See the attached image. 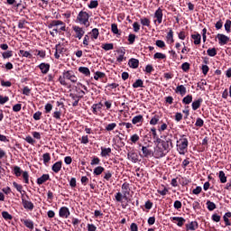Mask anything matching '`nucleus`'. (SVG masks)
I'll list each match as a JSON object with an SVG mask.
<instances>
[{
  "label": "nucleus",
  "instance_id": "nucleus-57",
  "mask_svg": "<svg viewBox=\"0 0 231 231\" xmlns=\"http://www.w3.org/2000/svg\"><path fill=\"white\" fill-rule=\"evenodd\" d=\"M89 34H86L83 38V45L85 48H88L89 46Z\"/></svg>",
  "mask_w": 231,
  "mask_h": 231
},
{
  "label": "nucleus",
  "instance_id": "nucleus-8",
  "mask_svg": "<svg viewBox=\"0 0 231 231\" xmlns=\"http://www.w3.org/2000/svg\"><path fill=\"white\" fill-rule=\"evenodd\" d=\"M54 26H61L60 32H66V23L60 20H53L50 23L49 28H53Z\"/></svg>",
  "mask_w": 231,
  "mask_h": 231
},
{
  "label": "nucleus",
  "instance_id": "nucleus-47",
  "mask_svg": "<svg viewBox=\"0 0 231 231\" xmlns=\"http://www.w3.org/2000/svg\"><path fill=\"white\" fill-rule=\"evenodd\" d=\"M161 125L160 126H158V131H159V133H163V131H167V127H169L168 125H167V124L166 123H163V121H161Z\"/></svg>",
  "mask_w": 231,
  "mask_h": 231
},
{
  "label": "nucleus",
  "instance_id": "nucleus-16",
  "mask_svg": "<svg viewBox=\"0 0 231 231\" xmlns=\"http://www.w3.org/2000/svg\"><path fill=\"white\" fill-rule=\"evenodd\" d=\"M128 66L130 68H132L133 69H136V68H138V66H140V60H138V59L131 58L128 60Z\"/></svg>",
  "mask_w": 231,
  "mask_h": 231
},
{
  "label": "nucleus",
  "instance_id": "nucleus-40",
  "mask_svg": "<svg viewBox=\"0 0 231 231\" xmlns=\"http://www.w3.org/2000/svg\"><path fill=\"white\" fill-rule=\"evenodd\" d=\"M94 79L95 80H98V79H106V73L101 72V71H97L94 74Z\"/></svg>",
  "mask_w": 231,
  "mask_h": 231
},
{
  "label": "nucleus",
  "instance_id": "nucleus-42",
  "mask_svg": "<svg viewBox=\"0 0 231 231\" xmlns=\"http://www.w3.org/2000/svg\"><path fill=\"white\" fill-rule=\"evenodd\" d=\"M208 57H216L217 55V50L216 48H209L207 51Z\"/></svg>",
  "mask_w": 231,
  "mask_h": 231
},
{
  "label": "nucleus",
  "instance_id": "nucleus-44",
  "mask_svg": "<svg viewBox=\"0 0 231 231\" xmlns=\"http://www.w3.org/2000/svg\"><path fill=\"white\" fill-rule=\"evenodd\" d=\"M218 178L220 180V183H226V175L225 174V171H220L218 173Z\"/></svg>",
  "mask_w": 231,
  "mask_h": 231
},
{
  "label": "nucleus",
  "instance_id": "nucleus-32",
  "mask_svg": "<svg viewBox=\"0 0 231 231\" xmlns=\"http://www.w3.org/2000/svg\"><path fill=\"white\" fill-rule=\"evenodd\" d=\"M160 124V116L154 115L150 120V125H158Z\"/></svg>",
  "mask_w": 231,
  "mask_h": 231
},
{
  "label": "nucleus",
  "instance_id": "nucleus-27",
  "mask_svg": "<svg viewBox=\"0 0 231 231\" xmlns=\"http://www.w3.org/2000/svg\"><path fill=\"white\" fill-rule=\"evenodd\" d=\"M132 124H134V125H136V124H143V116L139 115L134 116L132 119Z\"/></svg>",
  "mask_w": 231,
  "mask_h": 231
},
{
  "label": "nucleus",
  "instance_id": "nucleus-35",
  "mask_svg": "<svg viewBox=\"0 0 231 231\" xmlns=\"http://www.w3.org/2000/svg\"><path fill=\"white\" fill-rule=\"evenodd\" d=\"M102 50H105V51H109L111 50H115V44L113 43H104L101 45Z\"/></svg>",
  "mask_w": 231,
  "mask_h": 231
},
{
  "label": "nucleus",
  "instance_id": "nucleus-19",
  "mask_svg": "<svg viewBox=\"0 0 231 231\" xmlns=\"http://www.w3.org/2000/svg\"><path fill=\"white\" fill-rule=\"evenodd\" d=\"M60 169H62V161L55 162L51 167V171H53L55 174H59V172H60Z\"/></svg>",
  "mask_w": 231,
  "mask_h": 231
},
{
  "label": "nucleus",
  "instance_id": "nucleus-55",
  "mask_svg": "<svg viewBox=\"0 0 231 231\" xmlns=\"http://www.w3.org/2000/svg\"><path fill=\"white\" fill-rule=\"evenodd\" d=\"M134 41H136V34L130 33L128 35V42H129V44H134Z\"/></svg>",
  "mask_w": 231,
  "mask_h": 231
},
{
  "label": "nucleus",
  "instance_id": "nucleus-22",
  "mask_svg": "<svg viewBox=\"0 0 231 231\" xmlns=\"http://www.w3.org/2000/svg\"><path fill=\"white\" fill-rule=\"evenodd\" d=\"M38 68L41 69L43 75H46L50 71V63H41Z\"/></svg>",
  "mask_w": 231,
  "mask_h": 231
},
{
  "label": "nucleus",
  "instance_id": "nucleus-21",
  "mask_svg": "<svg viewBox=\"0 0 231 231\" xmlns=\"http://www.w3.org/2000/svg\"><path fill=\"white\" fill-rule=\"evenodd\" d=\"M88 35H90L92 41H97V39H98V36L100 35V32L97 28H94L91 30L90 32H88Z\"/></svg>",
  "mask_w": 231,
  "mask_h": 231
},
{
  "label": "nucleus",
  "instance_id": "nucleus-29",
  "mask_svg": "<svg viewBox=\"0 0 231 231\" xmlns=\"http://www.w3.org/2000/svg\"><path fill=\"white\" fill-rule=\"evenodd\" d=\"M101 156L102 158H107L111 154V148L101 147Z\"/></svg>",
  "mask_w": 231,
  "mask_h": 231
},
{
  "label": "nucleus",
  "instance_id": "nucleus-62",
  "mask_svg": "<svg viewBox=\"0 0 231 231\" xmlns=\"http://www.w3.org/2000/svg\"><path fill=\"white\" fill-rule=\"evenodd\" d=\"M90 164L91 165H100V158L94 156Z\"/></svg>",
  "mask_w": 231,
  "mask_h": 231
},
{
  "label": "nucleus",
  "instance_id": "nucleus-53",
  "mask_svg": "<svg viewBox=\"0 0 231 231\" xmlns=\"http://www.w3.org/2000/svg\"><path fill=\"white\" fill-rule=\"evenodd\" d=\"M23 178L24 183H26V185L30 184V175L28 174V171L23 172Z\"/></svg>",
  "mask_w": 231,
  "mask_h": 231
},
{
  "label": "nucleus",
  "instance_id": "nucleus-3",
  "mask_svg": "<svg viewBox=\"0 0 231 231\" xmlns=\"http://www.w3.org/2000/svg\"><path fill=\"white\" fill-rule=\"evenodd\" d=\"M131 194H133V191H131V185L129 182H124L121 187V192H117L115 198L118 202L126 201V203H129L132 198Z\"/></svg>",
  "mask_w": 231,
  "mask_h": 231
},
{
  "label": "nucleus",
  "instance_id": "nucleus-10",
  "mask_svg": "<svg viewBox=\"0 0 231 231\" xmlns=\"http://www.w3.org/2000/svg\"><path fill=\"white\" fill-rule=\"evenodd\" d=\"M143 154H141V158H151L154 155V152L152 150L149 149V145L147 146H142L141 149Z\"/></svg>",
  "mask_w": 231,
  "mask_h": 231
},
{
  "label": "nucleus",
  "instance_id": "nucleus-56",
  "mask_svg": "<svg viewBox=\"0 0 231 231\" xmlns=\"http://www.w3.org/2000/svg\"><path fill=\"white\" fill-rule=\"evenodd\" d=\"M195 125H196V127H203V125H205V121H203V119L199 117L196 120Z\"/></svg>",
  "mask_w": 231,
  "mask_h": 231
},
{
  "label": "nucleus",
  "instance_id": "nucleus-54",
  "mask_svg": "<svg viewBox=\"0 0 231 231\" xmlns=\"http://www.w3.org/2000/svg\"><path fill=\"white\" fill-rule=\"evenodd\" d=\"M88 8H90V10H93V8H98V2L97 0H91Z\"/></svg>",
  "mask_w": 231,
  "mask_h": 231
},
{
  "label": "nucleus",
  "instance_id": "nucleus-6",
  "mask_svg": "<svg viewBox=\"0 0 231 231\" xmlns=\"http://www.w3.org/2000/svg\"><path fill=\"white\" fill-rule=\"evenodd\" d=\"M154 18L156 19L153 20L154 24H156V23H158V24H162V23H163V10L162 9V7H159L155 11Z\"/></svg>",
  "mask_w": 231,
  "mask_h": 231
},
{
  "label": "nucleus",
  "instance_id": "nucleus-63",
  "mask_svg": "<svg viewBox=\"0 0 231 231\" xmlns=\"http://www.w3.org/2000/svg\"><path fill=\"white\" fill-rule=\"evenodd\" d=\"M156 46H158V48H165V42L162 41V40H157L155 42Z\"/></svg>",
  "mask_w": 231,
  "mask_h": 231
},
{
  "label": "nucleus",
  "instance_id": "nucleus-45",
  "mask_svg": "<svg viewBox=\"0 0 231 231\" xmlns=\"http://www.w3.org/2000/svg\"><path fill=\"white\" fill-rule=\"evenodd\" d=\"M133 88L137 89V88H143V80L136 79L135 82L133 84Z\"/></svg>",
  "mask_w": 231,
  "mask_h": 231
},
{
  "label": "nucleus",
  "instance_id": "nucleus-50",
  "mask_svg": "<svg viewBox=\"0 0 231 231\" xmlns=\"http://www.w3.org/2000/svg\"><path fill=\"white\" fill-rule=\"evenodd\" d=\"M181 69L182 71H184L185 73L189 72V70L190 69V63L189 62H184L181 65Z\"/></svg>",
  "mask_w": 231,
  "mask_h": 231
},
{
  "label": "nucleus",
  "instance_id": "nucleus-51",
  "mask_svg": "<svg viewBox=\"0 0 231 231\" xmlns=\"http://www.w3.org/2000/svg\"><path fill=\"white\" fill-rule=\"evenodd\" d=\"M116 128V123H110L106 126V131L111 132L115 131Z\"/></svg>",
  "mask_w": 231,
  "mask_h": 231
},
{
  "label": "nucleus",
  "instance_id": "nucleus-41",
  "mask_svg": "<svg viewBox=\"0 0 231 231\" xmlns=\"http://www.w3.org/2000/svg\"><path fill=\"white\" fill-rule=\"evenodd\" d=\"M192 102V95H187L182 99V104H185V106H189V104H191Z\"/></svg>",
  "mask_w": 231,
  "mask_h": 231
},
{
  "label": "nucleus",
  "instance_id": "nucleus-52",
  "mask_svg": "<svg viewBox=\"0 0 231 231\" xmlns=\"http://www.w3.org/2000/svg\"><path fill=\"white\" fill-rule=\"evenodd\" d=\"M2 217H4V219H5L6 221H11V219H13L12 215H10V213H8V211H3L2 212Z\"/></svg>",
  "mask_w": 231,
  "mask_h": 231
},
{
  "label": "nucleus",
  "instance_id": "nucleus-14",
  "mask_svg": "<svg viewBox=\"0 0 231 231\" xmlns=\"http://www.w3.org/2000/svg\"><path fill=\"white\" fill-rule=\"evenodd\" d=\"M198 228H199V224H198V221H191L189 224H186L187 231H196Z\"/></svg>",
  "mask_w": 231,
  "mask_h": 231
},
{
  "label": "nucleus",
  "instance_id": "nucleus-25",
  "mask_svg": "<svg viewBox=\"0 0 231 231\" xmlns=\"http://www.w3.org/2000/svg\"><path fill=\"white\" fill-rule=\"evenodd\" d=\"M157 192L161 196H167V194L169 193V189H167L165 185L162 184L161 186H159Z\"/></svg>",
  "mask_w": 231,
  "mask_h": 231
},
{
  "label": "nucleus",
  "instance_id": "nucleus-38",
  "mask_svg": "<svg viewBox=\"0 0 231 231\" xmlns=\"http://www.w3.org/2000/svg\"><path fill=\"white\" fill-rule=\"evenodd\" d=\"M119 53H120V54H119L118 57L116 58V61H117V62H124V60H127V58L125 57V51H120Z\"/></svg>",
  "mask_w": 231,
  "mask_h": 231
},
{
  "label": "nucleus",
  "instance_id": "nucleus-39",
  "mask_svg": "<svg viewBox=\"0 0 231 231\" xmlns=\"http://www.w3.org/2000/svg\"><path fill=\"white\" fill-rule=\"evenodd\" d=\"M43 158V163L44 165H48L51 160V155H50V152L43 153L42 155Z\"/></svg>",
  "mask_w": 231,
  "mask_h": 231
},
{
  "label": "nucleus",
  "instance_id": "nucleus-37",
  "mask_svg": "<svg viewBox=\"0 0 231 231\" xmlns=\"http://www.w3.org/2000/svg\"><path fill=\"white\" fill-rule=\"evenodd\" d=\"M19 55H22V57H25L26 59H32V57H33V55H32V53H30V51H23V50L19 51Z\"/></svg>",
  "mask_w": 231,
  "mask_h": 231
},
{
  "label": "nucleus",
  "instance_id": "nucleus-11",
  "mask_svg": "<svg viewBox=\"0 0 231 231\" xmlns=\"http://www.w3.org/2000/svg\"><path fill=\"white\" fill-rule=\"evenodd\" d=\"M59 216L63 219H68V217L71 216V212H69V208H68L67 207H61L59 210Z\"/></svg>",
  "mask_w": 231,
  "mask_h": 231
},
{
  "label": "nucleus",
  "instance_id": "nucleus-9",
  "mask_svg": "<svg viewBox=\"0 0 231 231\" xmlns=\"http://www.w3.org/2000/svg\"><path fill=\"white\" fill-rule=\"evenodd\" d=\"M67 51L66 48L62 46V44L58 43L55 45V59H60V55H64V52Z\"/></svg>",
  "mask_w": 231,
  "mask_h": 231
},
{
  "label": "nucleus",
  "instance_id": "nucleus-20",
  "mask_svg": "<svg viewBox=\"0 0 231 231\" xmlns=\"http://www.w3.org/2000/svg\"><path fill=\"white\" fill-rule=\"evenodd\" d=\"M175 93H180V97H185L187 95V88L183 85H179L175 89Z\"/></svg>",
  "mask_w": 231,
  "mask_h": 231
},
{
  "label": "nucleus",
  "instance_id": "nucleus-60",
  "mask_svg": "<svg viewBox=\"0 0 231 231\" xmlns=\"http://www.w3.org/2000/svg\"><path fill=\"white\" fill-rule=\"evenodd\" d=\"M153 59H167V56L162 52H156L154 55H153Z\"/></svg>",
  "mask_w": 231,
  "mask_h": 231
},
{
  "label": "nucleus",
  "instance_id": "nucleus-1",
  "mask_svg": "<svg viewBox=\"0 0 231 231\" xmlns=\"http://www.w3.org/2000/svg\"><path fill=\"white\" fill-rule=\"evenodd\" d=\"M174 149V143H172V135L164 136L161 147H157L155 151L156 158H164L167 156L168 152H171V150Z\"/></svg>",
  "mask_w": 231,
  "mask_h": 231
},
{
  "label": "nucleus",
  "instance_id": "nucleus-58",
  "mask_svg": "<svg viewBox=\"0 0 231 231\" xmlns=\"http://www.w3.org/2000/svg\"><path fill=\"white\" fill-rule=\"evenodd\" d=\"M130 140L132 143H136V142L140 141V135H138L137 134H134L130 137Z\"/></svg>",
  "mask_w": 231,
  "mask_h": 231
},
{
  "label": "nucleus",
  "instance_id": "nucleus-13",
  "mask_svg": "<svg viewBox=\"0 0 231 231\" xmlns=\"http://www.w3.org/2000/svg\"><path fill=\"white\" fill-rule=\"evenodd\" d=\"M217 38L218 39V43L220 46H225V44H228V41H230V38L225 34L218 33L217 35Z\"/></svg>",
  "mask_w": 231,
  "mask_h": 231
},
{
  "label": "nucleus",
  "instance_id": "nucleus-48",
  "mask_svg": "<svg viewBox=\"0 0 231 231\" xmlns=\"http://www.w3.org/2000/svg\"><path fill=\"white\" fill-rule=\"evenodd\" d=\"M104 174L103 178L106 181H109L113 178V173L110 171H104Z\"/></svg>",
  "mask_w": 231,
  "mask_h": 231
},
{
  "label": "nucleus",
  "instance_id": "nucleus-15",
  "mask_svg": "<svg viewBox=\"0 0 231 231\" xmlns=\"http://www.w3.org/2000/svg\"><path fill=\"white\" fill-rule=\"evenodd\" d=\"M50 174H42V176L37 179L36 183L38 185H42L46 183V181H50Z\"/></svg>",
  "mask_w": 231,
  "mask_h": 231
},
{
  "label": "nucleus",
  "instance_id": "nucleus-7",
  "mask_svg": "<svg viewBox=\"0 0 231 231\" xmlns=\"http://www.w3.org/2000/svg\"><path fill=\"white\" fill-rule=\"evenodd\" d=\"M73 32H75V35L74 37L76 39H79V41H80V39H82V37H84V33H86V31H84V29L79 25H74L72 27Z\"/></svg>",
  "mask_w": 231,
  "mask_h": 231
},
{
  "label": "nucleus",
  "instance_id": "nucleus-34",
  "mask_svg": "<svg viewBox=\"0 0 231 231\" xmlns=\"http://www.w3.org/2000/svg\"><path fill=\"white\" fill-rule=\"evenodd\" d=\"M106 171V169L102 166H97L94 169L93 174L94 176H100V174H102V172H104Z\"/></svg>",
  "mask_w": 231,
  "mask_h": 231
},
{
  "label": "nucleus",
  "instance_id": "nucleus-49",
  "mask_svg": "<svg viewBox=\"0 0 231 231\" xmlns=\"http://www.w3.org/2000/svg\"><path fill=\"white\" fill-rule=\"evenodd\" d=\"M225 30L226 32V33H230L231 32V21L230 20H226L225 24H224Z\"/></svg>",
  "mask_w": 231,
  "mask_h": 231
},
{
  "label": "nucleus",
  "instance_id": "nucleus-36",
  "mask_svg": "<svg viewBox=\"0 0 231 231\" xmlns=\"http://www.w3.org/2000/svg\"><path fill=\"white\" fill-rule=\"evenodd\" d=\"M52 116L56 120H60V116H62V110L56 107L54 113L52 114Z\"/></svg>",
  "mask_w": 231,
  "mask_h": 231
},
{
  "label": "nucleus",
  "instance_id": "nucleus-30",
  "mask_svg": "<svg viewBox=\"0 0 231 231\" xmlns=\"http://www.w3.org/2000/svg\"><path fill=\"white\" fill-rule=\"evenodd\" d=\"M127 156L128 160H131L134 163H136V162H138V154H136V152H130L127 153Z\"/></svg>",
  "mask_w": 231,
  "mask_h": 231
},
{
  "label": "nucleus",
  "instance_id": "nucleus-43",
  "mask_svg": "<svg viewBox=\"0 0 231 231\" xmlns=\"http://www.w3.org/2000/svg\"><path fill=\"white\" fill-rule=\"evenodd\" d=\"M111 31L115 33V35H121L122 33L118 30V25L116 23L111 24Z\"/></svg>",
  "mask_w": 231,
  "mask_h": 231
},
{
  "label": "nucleus",
  "instance_id": "nucleus-31",
  "mask_svg": "<svg viewBox=\"0 0 231 231\" xmlns=\"http://www.w3.org/2000/svg\"><path fill=\"white\" fill-rule=\"evenodd\" d=\"M140 23L142 26H147V28H151V20L147 17H143L140 19Z\"/></svg>",
  "mask_w": 231,
  "mask_h": 231
},
{
  "label": "nucleus",
  "instance_id": "nucleus-28",
  "mask_svg": "<svg viewBox=\"0 0 231 231\" xmlns=\"http://www.w3.org/2000/svg\"><path fill=\"white\" fill-rule=\"evenodd\" d=\"M166 40L168 42H170V44L174 43V31H172V29H170V31L168 32L166 35Z\"/></svg>",
  "mask_w": 231,
  "mask_h": 231
},
{
  "label": "nucleus",
  "instance_id": "nucleus-2",
  "mask_svg": "<svg viewBox=\"0 0 231 231\" xmlns=\"http://www.w3.org/2000/svg\"><path fill=\"white\" fill-rule=\"evenodd\" d=\"M78 80L79 78H77L73 70H64L58 79L60 84L65 88L69 87V82L71 84H77Z\"/></svg>",
  "mask_w": 231,
  "mask_h": 231
},
{
  "label": "nucleus",
  "instance_id": "nucleus-33",
  "mask_svg": "<svg viewBox=\"0 0 231 231\" xmlns=\"http://www.w3.org/2000/svg\"><path fill=\"white\" fill-rule=\"evenodd\" d=\"M13 172L16 178H19L23 172H24L23 170H21V167L19 166H14Z\"/></svg>",
  "mask_w": 231,
  "mask_h": 231
},
{
  "label": "nucleus",
  "instance_id": "nucleus-23",
  "mask_svg": "<svg viewBox=\"0 0 231 231\" xmlns=\"http://www.w3.org/2000/svg\"><path fill=\"white\" fill-rule=\"evenodd\" d=\"M21 223H23L27 228L33 230V221L31 219L21 218Z\"/></svg>",
  "mask_w": 231,
  "mask_h": 231
},
{
  "label": "nucleus",
  "instance_id": "nucleus-4",
  "mask_svg": "<svg viewBox=\"0 0 231 231\" xmlns=\"http://www.w3.org/2000/svg\"><path fill=\"white\" fill-rule=\"evenodd\" d=\"M187 149H189V139H187V135L181 134L180 139L177 140V151L180 154H185Z\"/></svg>",
  "mask_w": 231,
  "mask_h": 231
},
{
  "label": "nucleus",
  "instance_id": "nucleus-64",
  "mask_svg": "<svg viewBox=\"0 0 231 231\" xmlns=\"http://www.w3.org/2000/svg\"><path fill=\"white\" fill-rule=\"evenodd\" d=\"M87 228H88V231H97V227L95 224H88Z\"/></svg>",
  "mask_w": 231,
  "mask_h": 231
},
{
  "label": "nucleus",
  "instance_id": "nucleus-12",
  "mask_svg": "<svg viewBox=\"0 0 231 231\" xmlns=\"http://www.w3.org/2000/svg\"><path fill=\"white\" fill-rule=\"evenodd\" d=\"M170 219L171 223H175V225H177V226H180V227L183 226L187 221L182 217H170Z\"/></svg>",
  "mask_w": 231,
  "mask_h": 231
},
{
  "label": "nucleus",
  "instance_id": "nucleus-26",
  "mask_svg": "<svg viewBox=\"0 0 231 231\" xmlns=\"http://www.w3.org/2000/svg\"><path fill=\"white\" fill-rule=\"evenodd\" d=\"M78 71H79V73H82V75H84L85 77H91V71L88 67H79Z\"/></svg>",
  "mask_w": 231,
  "mask_h": 231
},
{
  "label": "nucleus",
  "instance_id": "nucleus-59",
  "mask_svg": "<svg viewBox=\"0 0 231 231\" xmlns=\"http://www.w3.org/2000/svg\"><path fill=\"white\" fill-rule=\"evenodd\" d=\"M24 24H28V22L26 20H24V19L19 20V22H18V28L20 30H23V28H24Z\"/></svg>",
  "mask_w": 231,
  "mask_h": 231
},
{
  "label": "nucleus",
  "instance_id": "nucleus-46",
  "mask_svg": "<svg viewBox=\"0 0 231 231\" xmlns=\"http://www.w3.org/2000/svg\"><path fill=\"white\" fill-rule=\"evenodd\" d=\"M3 59H10L11 57H14V51H7L2 53Z\"/></svg>",
  "mask_w": 231,
  "mask_h": 231
},
{
  "label": "nucleus",
  "instance_id": "nucleus-17",
  "mask_svg": "<svg viewBox=\"0 0 231 231\" xmlns=\"http://www.w3.org/2000/svg\"><path fill=\"white\" fill-rule=\"evenodd\" d=\"M92 113L93 115H98V111H102V107H104V104L102 102H99L97 104L92 105Z\"/></svg>",
  "mask_w": 231,
  "mask_h": 231
},
{
  "label": "nucleus",
  "instance_id": "nucleus-24",
  "mask_svg": "<svg viewBox=\"0 0 231 231\" xmlns=\"http://www.w3.org/2000/svg\"><path fill=\"white\" fill-rule=\"evenodd\" d=\"M191 39H193V42L196 46L201 44V34L199 32H195V34H191Z\"/></svg>",
  "mask_w": 231,
  "mask_h": 231
},
{
  "label": "nucleus",
  "instance_id": "nucleus-5",
  "mask_svg": "<svg viewBox=\"0 0 231 231\" xmlns=\"http://www.w3.org/2000/svg\"><path fill=\"white\" fill-rule=\"evenodd\" d=\"M89 14L85 11H80L77 16V23H79V24H88L89 23Z\"/></svg>",
  "mask_w": 231,
  "mask_h": 231
},
{
  "label": "nucleus",
  "instance_id": "nucleus-61",
  "mask_svg": "<svg viewBox=\"0 0 231 231\" xmlns=\"http://www.w3.org/2000/svg\"><path fill=\"white\" fill-rule=\"evenodd\" d=\"M51 109H53V105H51V103H47L45 105V113H46V115H48L49 113H51Z\"/></svg>",
  "mask_w": 231,
  "mask_h": 231
},
{
  "label": "nucleus",
  "instance_id": "nucleus-18",
  "mask_svg": "<svg viewBox=\"0 0 231 231\" xmlns=\"http://www.w3.org/2000/svg\"><path fill=\"white\" fill-rule=\"evenodd\" d=\"M201 104H203V98H199L197 100H194L191 104V107L193 109V111H198V109H199V107H201Z\"/></svg>",
  "mask_w": 231,
  "mask_h": 231
}]
</instances>
